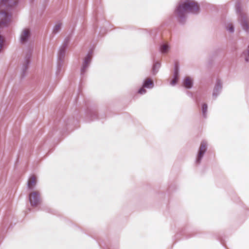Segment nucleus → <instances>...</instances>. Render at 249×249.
Here are the masks:
<instances>
[{
    "label": "nucleus",
    "mask_w": 249,
    "mask_h": 249,
    "mask_svg": "<svg viewBox=\"0 0 249 249\" xmlns=\"http://www.w3.org/2000/svg\"><path fill=\"white\" fill-rule=\"evenodd\" d=\"M199 12V6L197 2L189 0H181L178 3L174 12L175 17L180 24H185L188 12L197 14Z\"/></svg>",
    "instance_id": "f257e3e1"
},
{
    "label": "nucleus",
    "mask_w": 249,
    "mask_h": 249,
    "mask_svg": "<svg viewBox=\"0 0 249 249\" xmlns=\"http://www.w3.org/2000/svg\"><path fill=\"white\" fill-rule=\"evenodd\" d=\"M235 10L238 16V21L243 29L247 34H249V16L241 8L240 3L237 1L235 4Z\"/></svg>",
    "instance_id": "f03ea898"
},
{
    "label": "nucleus",
    "mask_w": 249,
    "mask_h": 249,
    "mask_svg": "<svg viewBox=\"0 0 249 249\" xmlns=\"http://www.w3.org/2000/svg\"><path fill=\"white\" fill-rule=\"evenodd\" d=\"M92 53L93 50L92 49H90L84 58L80 68V76L81 78H83L85 76V75L88 70V68L91 62Z\"/></svg>",
    "instance_id": "7ed1b4c3"
},
{
    "label": "nucleus",
    "mask_w": 249,
    "mask_h": 249,
    "mask_svg": "<svg viewBox=\"0 0 249 249\" xmlns=\"http://www.w3.org/2000/svg\"><path fill=\"white\" fill-rule=\"evenodd\" d=\"M207 142L206 141L203 140L201 142L195 161V163L196 166H198L201 163L204 156L207 150Z\"/></svg>",
    "instance_id": "20e7f679"
},
{
    "label": "nucleus",
    "mask_w": 249,
    "mask_h": 249,
    "mask_svg": "<svg viewBox=\"0 0 249 249\" xmlns=\"http://www.w3.org/2000/svg\"><path fill=\"white\" fill-rule=\"evenodd\" d=\"M33 52V48H29L28 53L25 56L21 74V77L22 78H24L27 74V70H28L29 66L31 63V59Z\"/></svg>",
    "instance_id": "39448f33"
},
{
    "label": "nucleus",
    "mask_w": 249,
    "mask_h": 249,
    "mask_svg": "<svg viewBox=\"0 0 249 249\" xmlns=\"http://www.w3.org/2000/svg\"><path fill=\"white\" fill-rule=\"evenodd\" d=\"M85 116L87 122L93 121L102 118L98 116L96 107H87L85 111Z\"/></svg>",
    "instance_id": "423d86ee"
},
{
    "label": "nucleus",
    "mask_w": 249,
    "mask_h": 249,
    "mask_svg": "<svg viewBox=\"0 0 249 249\" xmlns=\"http://www.w3.org/2000/svg\"><path fill=\"white\" fill-rule=\"evenodd\" d=\"M222 88V82L221 80L219 79H216L212 93V97L214 100H215L221 93Z\"/></svg>",
    "instance_id": "0eeeda50"
},
{
    "label": "nucleus",
    "mask_w": 249,
    "mask_h": 249,
    "mask_svg": "<svg viewBox=\"0 0 249 249\" xmlns=\"http://www.w3.org/2000/svg\"><path fill=\"white\" fill-rule=\"evenodd\" d=\"M179 77V65L178 62H175L174 64V73L173 75V80L170 82L171 86L176 85L178 80Z\"/></svg>",
    "instance_id": "6e6552de"
},
{
    "label": "nucleus",
    "mask_w": 249,
    "mask_h": 249,
    "mask_svg": "<svg viewBox=\"0 0 249 249\" xmlns=\"http://www.w3.org/2000/svg\"><path fill=\"white\" fill-rule=\"evenodd\" d=\"M171 50V45L169 42L162 41L159 45V51L162 54H167Z\"/></svg>",
    "instance_id": "1a4fd4ad"
},
{
    "label": "nucleus",
    "mask_w": 249,
    "mask_h": 249,
    "mask_svg": "<svg viewBox=\"0 0 249 249\" xmlns=\"http://www.w3.org/2000/svg\"><path fill=\"white\" fill-rule=\"evenodd\" d=\"M31 31L29 29H24L20 35V40L22 43L26 42L31 37Z\"/></svg>",
    "instance_id": "9d476101"
},
{
    "label": "nucleus",
    "mask_w": 249,
    "mask_h": 249,
    "mask_svg": "<svg viewBox=\"0 0 249 249\" xmlns=\"http://www.w3.org/2000/svg\"><path fill=\"white\" fill-rule=\"evenodd\" d=\"M10 19V16L5 11L0 12V24L6 25Z\"/></svg>",
    "instance_id": "9b49d317"
},
{
    "label": "nucleus",
    "mask_w": 249,
    "mask_h": 249,
    "mask_svg": "<svg viewBox=\"0 0 249 249\" xmlns=\"http://www.w3.org/2000/svg\"><path fill=\"white\" fill-rule=\"evenodd\" d=\"M29 202H40L41 201L40 193L38 191H35L29 196Z\"/></svg>",
    "instance_id": "f8f14e48"
},
{
    "label": "nucleus",
    "mask_w": 249,
    "mask_h": 249,
    "mask_svg": "<svg viewBox=\"0 0 249 249\" xmlns=\"http://www.w3.org/2000/svg\"><path fill=\"white\" fill-rule=\"evenodd\" d=\"M62 67V47H60L59 50L58 55V60L57 64L56 74L60 73Z\"/></svg>",
    "instance_id": "ddd939ff"
},
{
    "label": "nucleus",
    "mask_w": 249,
    "mask_h": 249,
    "mask_svg": "<svg viewBox=\"0 0 249 249\" xmlns=\"http://www.w3.org/2000/svg\"><path fill=\"white\" fill-rule=\"evenodd\" d=\"M18 0H0V5L12 7L18 2Z\"/></svg>",
    "instance_id": "4468645a"
},
{
    "label": "nucleus",
    "mask_w": 249,
    "mask_h": 249,
    "mask_svg": "<svg viewBox=\"0 0 249 249\" xmlns=\"http://www.w3.org/2000/svg\"><path fill=\"white\" fill-rule=\"evenodd\" d=\"M240 58L246 63H249V45L248 48L244 50L240 54Z\"/></svg>",
    "instance_id": "2eb2a0df"
},
{
    "label": "nucleus",
    "mask_w": 249,
    "mask_h": 249,
    "mask_svg": "<svg viewBox=\"0 0 249 249\" xmlns=\"http://www.w3.org/2000/svg\"><path fill=\"white\" fill-rule=\"evenodd\" d=\"M142 86L146 89H152L154 86V84L150 78H147L143 80Z\"/></svg>",
    "instance_id": "dca6fc26"
},
{
    "label": "nucleus",
    "mask_w": 249,
    "mask_h": 249,
    "mask_svg": "<svg viewBox=\"0 0 249 249\" xmlns=\"http://www.w3.org/2000/svg\"><path fill=\"white\" fill-rule=\"evenodd\" d=\"M36 178L35 176H31L27 182V186L29 189H32L36 184Z\"/></svg>",
    "instance_id": "f3484780"
},
{
    "label": "nucleus",
    "mask_w": 249,
    "mask_h": 249,
    "mask_svg": "<svg viewBox=\"0 0 249 249\" xmlns=\"http://www.w3.org/2000/svg\"><path fill=\"white\" fill-rule=\"evenodd\" d=\"M184 88L186 89H190L193 86V80L189 77H186L183 82Z\"/></svg>",
    "instance_id": "a211bd4d"
},
{
    "label": "nucleus",
    "mask_w": 249,
    "mask_h": 249,
    "mask_svg": "<svg viewBox=\"0 0 249 249\" xmlns=\"http://www.w3.org/2000/svg\"><path fill=\"white\" fill-rule=\"evenodd\" d=\"M161 66L160 63L158 61L153 62V65L152 69V72L153 75H156Z\"/></svg>",
    "instance_id": "6ab92c4d"
},
{
    "label": "nucleus",
    "mask_w": 249,
    "mask_h": 249,
    "mask_svg": "<svg viewBox=\"0 0 249 249\" xmlns=\"http://www.w3.org/2000/svg\"><path fill=\"white\" fill-rule=\"evenodd\" d=\"M224 27L227 31L229 33L232 34L234 32V26L233 23L231 22L225 23Z\"/></svg>",
    "instance_id": "aec40b11"
},
{
    "label": "nucleus",
    "mask_w": 249,
    "mask_h": 249,
    "mask_svg": "<svg viewBox=\"0 0 249 249\" xmlns=\"http://www.w3.org/2000/svg\"><path fill=\"white\" fill-rule=\"evenodd\" d=\"M208 105L206 103H203L201 107L202 115L204 118L207 117Z\"/></svg>",
    "instance_id": "412c9836"
},
{
    "label": "nucleus",
    "mask_w": 249,
    "mask_h": 249,
    "mask_svg": "<svg viewBox=\"0 0 249 249\" xmlns=\"http://www.w3.org/2000/svg\"><path fill=\"white\" fill-rule=\"evenodd\" d=\"M71 37L70 36H68L65 38L64 40L63 41V55H64L66 49L70 43V41L71 40Z\"/></svg>",
    "instance_id": "4be33fe9"
},
{
    "label": "nucleus",
    "mask_w": 249,
    "mask_h": 249,
    "mask_svg": "<svg viewBox=\"0 0 249 249\" xmlns=\"http://www.w3.org/2000/svg\"><path fill=\"white\" fill-rule=\"evenodd\" d=\"M61 27V23H59V24L56 25L53 28V33L54 34L57 33L58 32V31L60 30Z\"/></svg>",
    "instance_id": "5701e85b"
},
{
    "label": "nucleus",
    "mask_w": 249,
    "mask_h": 249,
    "mask_svg": "<svg viewBox=\"0 0 249 249\" xmlns=\"http://www.w3.org/2000/svg\"><path fill=\"white\" fill-rule=\"evenodd\" d=\"M145 89H146L145 88H144L142 86L141 88H140L139 89V90L138 91V93H139L140 94H141V95L145 94L147 92Z\"/></svg>",
    "instance_id": "b1692460"
},
{
    "label": "nucleus",
    "mask_w": 249,
    "mask_h": 249,
    "mask_svg": "<svg viewBox=\"0 0 249 249\" xmlns=\"http://www.w3.org/2000/svg\"><path fill=\"white\" fill-rule=\"evenodd\" d=\"M66 124L67 126V128H66L67 131L68 132L71 131L72 130V127L71 126V125L68 122V121L67 123H66Z\"/></svg>",
    "instance_id": "393cba45"
},
{
    "label": "nucleus",
    "mask_w": 249,
    "mask_h": 249,
    "mask_svg": "<svg viewBox=\"0 0 249 249\" xmlns=\"http://www.w3.org/2000/svg\"><path fill=\"white\" fill-rule=\"evenodd\" d=\"M186 92L188 96H189L191 97H193V94L191 92H190L189 91H186Z\"/></svg>",
    "instance_id": "a878e982"
},
{
    "label": "nucleus",
    "mask_w": 249,
    "mask_h": 249,
    "mask_svg": "<svg viewBox=\"0 0 249 249\" xmlns=\"http://www.w3.org/2000/svg\"><path fill=\"white\" fill-rule=\"evenodd\" d=\"M65 133V131L64 130V128L63 127V136L64 135Z\"/></svg>",
    "instance_id": "bb28decb"
},
{
    "label": "nucleus",
    "mask_w": 249,
    "mask_h": 249,
    "mask_svg": "<svg viewBox=\"0 0 249 249\" xmlns=\"http://www.w3.org/2000/svg\"><path fill=\"white\" fill-rule=\"evenodd\" d=\"M152 34H153V33H152V31H151V32H149V34H150V36H152Z\"/></svg>",
    "instance_id": "cd10ccee"
}]
</instances>
